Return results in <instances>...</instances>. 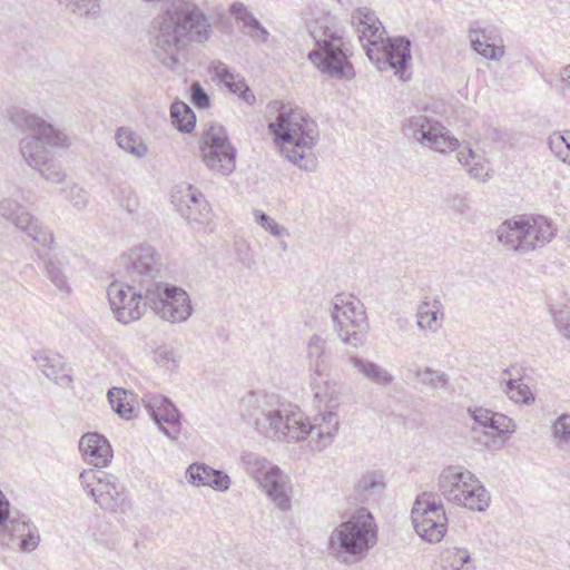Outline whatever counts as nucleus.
<instances>
[{"instance_id":"30","label":"nucleus","mask_w":570,"mask_h":570,"mask_svg":"<svg viewBox=\"0 0 570 570\" xmlns=\"http://www.w3.org/2000/svg\"><path fill=\"white\" fill-rule=\"evenodd\" d=\"M350 364L355 368L364 379L379 386L390 385L394 377L393 375L373 361L363 358L356 355L350 356Z\"/></svg>"},{"instance_id":"51","label":"nucleus","mask_w":570,"mask_h":570,"mask_svg":"<svg viewBox=\"0 0 570 570\" xmlns=\"http://www.w3.org/2000/svg\"><path fill=\"white\" fill-rule=\"evenodd\" d=\"M230 13L235 17L236 20L243 23L245 29H249L257 19L255 16L248 11V9L242 2H234L230 6Z\"/></svg>"},{"instance_id":"9","label":"nucleus","mask_w":570,"mask_h":570,"mask_svg":"<svg viewBox=\"0 0 570 570\" xmlns=\"http://www.w3.org/2000/svg\"><path fill=\"white\" fill-rule=\"evenodd\" d=\"M145 305H148L158 317L171 324L185 322L193 314L187 292L161 281L147 288Z\"/></svg>"},{"instance_id":"61","label":"nucleus","mask_w":570,"mask_h":570,"mask_svg":"<svg viewBox=\"0 0 570 570\" xmlns=\"http://www.w3.org/2000/svg\"><path fill=\"white\" fill-rule=\"evenodd\" d=\"M566 150L567 151H566V154L562 157V161L570 165V132H569V144H568Z\"/></svg>"},{"instance_id":"17","label":"nucleus","mask_w":570,"mask_h":570,"mask_svg":"<svg viewBox=\"0 0 570 570\" xmlns=\"http://www.w3.org/2000/svg\"><path fill=\"white\" fill-rule=\"evenodd\" d=\"M367 58L379 70L392 68L395 71H405L411 60V41L405 37L389 38L368 47Z\"/></svg>"},{"instance_id":"39","label":"nucleus","mask_w":570,"mask_h":570,"mask_svg":"<svg viewBox=\"0 0 570 570\" xmlns=\"http://www.w3.org/2000/svg\"><path fill=\"white\" fill-rule=\"evenodd\" d=\"M456 157L460 164L469 167V174L471 177L485 181L489 175L485 168V161L480 155L469 148L465 151H459Z\"/></svg>"},{"instance_id":"27","label":"nucleus","mask_w":570,"mask_h":570,"mask_svg":"<svg viewBox=\"0 0 570 570\" xmlns=\"http://www.w3.org/2000/svg\"><path fill=\"white\" fill-rule=\"evenodd\" d=\"M33 360L42 373L55 383L61 386H70L72 377L63 373L65 362L59 354H52L46 351L37 352Z\"/></svg>"},{"instance_id":"26","label":"nucleus","mask_w":570,"mask_h":570,"mask_svg":"<svg viewBox=\"0 0 570 570\" xmlns=\"http://www.w3.org/2000/svg\"><path fill=\"white\" fill-rule=\"evenodd\" d=\"M385 488L384 478L379 472H366L354 483L348 501L352 504L361 505L370 502Z\"/></svg>"},{"instance_id":"22","label":"nucleus","mask_w":570,"mask_h":570,"mask_svg":"<svg viewBox=\"0 0 570 570\" xmlns=\"http://www.w3.org/2000/svg\"><path fill=\"white\" fill-rule=\"evenodd\" d=\"M91 497L100 508L111 512L122 510L127 499L124 487L111 474H104V480H98V485L91 489Z\"/></svg>"},{"instance_id":"64","label":"nucleus","mask_w":570,"mask_h":570,"mask_svg":"<svg viewBox=\"0 0 570 570\" xmlns=\"http://www.w3.org/2000/svg\"><path fill=\"white\" fill-rule=\"evenodd\" d=\"M279 245H281V248H282V250H283V252H286V250H287V244H286V242L281 240Z\"/></svg>"},{"instance_id":"14","label":"nucleus","mask_w":570,"mask_h":570,"mask_svg":"<svg viewBox=\"0 0 570 570\" xmlns=\"http://www.w3.org/2000/svg\"><path fill=\"white\" fill-rule=\"evenodd\" d=\"M200 151L209 170L227 176L235 169L236 150L223 126L210 125L203 132Z\"/></svg>"},{"instance_id":"58","label":"nucleus","mask_w":570,"mask_h":570,"mask_svg":"<svg viewBox=\"0 0 570 570\" xmlns=\"http://www.w3.org/2000/svg\"><path fill=\"white\" fill-rule=\"evenodd\" d=\"M157 355L166 361H174V354L169 350H160L157 352Z\"/></svg>"},{"instance_id":"18","label":"nucleus","mask_w":570,"mask_h":570,"mask_svg":"<svg viewBox=\"0 0 570 570\" xmlns=\"http://www.w3.org/2000/svg\"><path fill=\"white\" fill-rule=\"evenodd\" d=\"M1 528V543L8 549L19 548L22 552H31L40 543L38 528L24 514L12 517Z\"/></svg>"},{"instance_id":"24","label":"nucleus","mask_w":570,"mask_h":570,"mask_svg":"<svg viewBox=\"0 0 570 570\" xmlns=\"http://www.w3.org/2000/svg\"><path fill=\"white\" fill-rule=\"evenodd\" d=\"M82 456L96 468H105L112 459V449L108 440L97 432L83 434L79 441Z\"/></svg>"},{"instance_id":"49","label":"nucleus","mask_w":570,"mask_h":570,"mask_svg":"<svg viewBox=\"0 0 570 570\" xmlns=\"http://www.w3.org/2000/svg\"><path fill=\"white\" fill-rule=\"evenodd\" d=\"M569 132H553L550 135L548 144L551 151L562 160L563 155L566 154V148L569 144Z\"/></svg>"},{"instance_id":"50","label":"nucleus","mask_w":570,"mask_h":570,"mask_svg":"<svg viewBox=\"0 0 570 570\" xmlns=\"http://www.w3.org/2000/svg\"><path fill=\"white\" fill-rule=\"evenodd\" d=\"M515 428L517 425L512 419L502 413L493 412L491 424L492 431H495L500 434H511L515 431Z\"/></svg>"},{"instance_id":"36","label":"nucleus","mask_w":570,"mask_h":570,"mask_svg":"<svg viewBox=\"0 0 570 570\" xmlns=\"http://www.w3.org/2000/svg\"><path fill=\"white\" fill-rule=\"evenodd\" d=\"M170 117L173 125L180 132H190L195 128V112L183 101H176L171 105Z\"/></svg>"},{"instance_id":"2","label":"nucleus","mask_w":570,"mask_h":570,"mask_svg":"<svg viewBox=\"0 0 570 570\" xmlns=\"http://www.w3.org/2000/svg\"><path fill=\"white\" fill-rule=\"evenodd\" d=\"M209 32L208 19L194 1L173 0L153 18L148 36L155 56L165 68L174 70L180 67L186 46L206 41Z\"/></svg>"},{"instance_id":"8","label":"nucleus","mask_w":570,"mask_h":570,"mask_svg":"<svg viewBox=\"0 0 570 570\" xmlns=\"http://www.w3.org/2000/svg\"><path fill=\"white\" fill-rule=\"evenodd\" d=\"M316 49L308 53L309 60L320 71H345L351 63L344 51L342 35L334 27L328 26L327 19H317L309 29Z\"/></svg>"},{"instance_id":"31","label":"nucleus","mask_w":570,"mask_h":570,"mask_svg":"<svg viewBox=\"0 0 570 570\" xmlns=\"http://www.w3.org/2000/svg\"><path fill=\"white\" fill-rule=\"evenodd\" d=\"M311 385L314 399L318 402V405L324 404L327 411H335L337 409L341 393L335 382L327 379L323 373L321 376L316 375Z\"/></svg>"},{"instance_id":"53","label":"nucleus","mask_w":570,"mask_h":570,"mask_svg":"<svg viewBox=\"0 0 570 570\" xmlns=\"http://www.w3.org/2000/svg\"><path fill=\"white\" fill-rule=\"evenodd\" d=\"M105 472H98L95 470L82 471L79 475V481L82 488L91 495V489L98 485V480H104Z\"/></svg>"},{"instance_id":"32","label":"nucleus","mask_w":570,"mask_h":570,"mask_svg":"<svg viewBox=\"0 0 570 570\" xmlns=\"http://www.w3.org/2000/svg\"><path fill=\"white\" fill-rule=\"evenodd\" d=\"M442 570H475V560L471 552L463 547L445 549L440 558Z\"/></svg>"},{"instance_id":"45","label":"nucleus","mask_w":570,"mask_h":570,"mask_svg":"<svg viewBox=\"0 0 570 570\" xmlns=\"http://www.w3.org/2000/svg\"><path fill=\"white\" fill-rule=\"evenodd\" d=\"M61 193L66 195V198L79 210L83 209L88 204L87 191L73 184L61 189Z\"/></svg>"},{"instance_id":"6","label":"nucleus","mask_w":570,"mask_h":570,"mask_svg":"<svg viewBox=\"0 0 570 570\" xmlns=\"http://www.w3.org/2000/svg\"><path fill=\"white\" fill-rule=\"evenodd\" d=\"M556 227L544 216L507 219L497 229L498 240L520 255L541 248L556 236Z\"/></svg>"},{"instance_id":"44","label":"nucleus","mask_w":570,"mask_h":570,"mask_svg":"<svg viewBox=\"0 0 570 570\" xmlns=\"http://www.w3.org/2000/svg\"><path fill=\"white\" fill-rule=\"evenodd\" d=\"M28 213L29 212L24 210L23 207L14 199L4 198L0 202V215L11 222L14 226H17L18 219L22 218L23 214Z\"/></svg>"},{"instance_id":"37","label":"nucleus","mask_w":570,"mask_h":570,"mask_svg":"<svg viewBox=\"0 0 570 570\" xmlns=\"http://www.w3.org/2000/svg\"><path fill=\"white\" fill-rule=\"evenodd\" d=\"M500 385L502 391L514 403L531 404L534 402V395L530 387L521 383L519 379H502Z\"/></svg>"},{"instance_id":"55","label":"nucleus","mask_w":570,"mask_h":570,"mask_svg":"<svg viewBox=\"0 0 570 570\" xmlns=\"http://www.w3.org/2000/svg\"><path fill=\"white\" fill-rule=\"evenodd\" d=\"M247 33L256 42H266L269 36L266 28L258 20L248 29Z\"/></svg>"},{"instance_id":"3","label":"nucleus","mask_w":570,"mask_h":570,"mask_svg":"<svg viewBox=\"0 0 570 570\" xmlns=\"http://www.w3.org/2000/svg\"><path fill=\"white\" fill-rule=\"evenodd\" d=\"M275 120L268 130L281 146L282 155L305 171H314L317 159L313 153L320 138L318 125L303 109L275 100L267 106Z\"/></svg>"},{"instance_id":"59","label":"nucleus","mask_w":570,"mask_h":570,"mask_svg":"<svg viewBox=\"0 0 570 570\" xmlns=\"http://www.w3.org/2000/svg\"><path fill=\"white\" fill-rule=\"evenodd\" d=\"M120 205L126 208V210L129 213V214H134L136 212V205H131L130 204V199L126 200V202H121Z\"/></svg>"},{"instance_id":"15","label":"nucleus","mask_w":570,"mask_h":570,"mask_svg":"<svg viewBox=\"0 0 570 570\" xmlns=\"http://www.w3.org/2000/svg\"><path fill=\"white\" fill-rule=\"evenodd\" d=\"M124 265L128 281L139 287L151 288L159 282L161 256L150 245H139L132 248L125 257Z\"/></svg>"},{"instance_id":"43","label":"nucleus","mask_w":570,"mask_h":570,"mask_svg":"<svg viewBox=\"0 0 570 570\" xmlns=\"http://www.w3.org/2000/svg\"><path fill=\"white\" fill-rule=\"evenodd\" d=\"M415 377L419 383L433 390L444 387L449 382V377L444 372H440L431 367L417 370L415 372Z\"/></svg>"},{"instance_id":"57","label":"nucleus","mask_w":570,"mask_h":570,"mask_svg":"<svg viewBox=\"0 0 570 570\" xmlns=\"http://www.w3.org/2000/svg\"><path fill=\"white\" fill-rule=\"evenodd\" d=\"M207 71H229L228 68L220 61H212L207 68Z\"/></svg>"},{"instance_id":"38","label":"nucleus","mask_w":570,"mask_h":570,"mask_svg":"<svg viewBox=\"0 0 570 570\" xmlns=\"http://www.w3.org/2000/svg\"><path fill=\"white\" fill-rule=\"evenodd\" d=\"M220 81L225 85L228 90L237 95L243 101L252 106L255 104L256 98L252 92L248 85L240 79V73H218Z\"/></svg>"},{"instance_id":"10","label":"nucleus","mask_w":570,"mask_h":570,"mask_svg":"<svg viewBox=\"0 0 570 570\" xmlns=\"http://www.w3.org/2000/svg\"><path fill=\"white\" fill-rule=\"evenodd\" d=\"M330 311L342 342L353 347L362 345L367 331V322L360 302L345 294H337L331 302Z\"/></svg>"},{"instance_id":"40","label":"nucleus","mask_w":570,"mask_h":570,"mask_svg":"<svg viewBox=\"0 0 570 570\" xmlns=\"http://www.w3.org/2000/svg\"><path fill=\"white\" fill-rule=\"evenodd\" d=\"M324 353L325 341L318 335H313L307 344V356L309 360V367L317 376H321V374L326 370Z\"/></svg>"},{"instance_id":"35","label":"nucleus","mask_w":570,"mask_h":570,"mask_svg":"<svg viewBox=\"0 0 570 570\" xmlns=\"http://www.w3.org/2000/svg\"><path fill=\"white\" fill-rule=\"evenodd\" d=\"M108 400L112 410L120 417L130 420L136 416V407L131 404L134 394L124 389L112 387L108 391Z\"/></svg>"},{"instance_id":"54","label":"nucleus","mask_w":570,"mask_h":570,"mask_svg":"<svg viewBox=\"0 0 570 570\" xmlns=\"http://www.w3.org/2000/svg\"><path fill=\"white\" fill-rule=\"evenodd\" d=\"M468 412H469L471 419L476 424H479L480 426H483V428L491 429L493 411L484 409V407H475V409H469Z\"/></svg>"},{"instance_id":"4","label":"nucleus","mask_w":570,"mask_h":570,"mask_svg":"<svg viewBox=\"0 0 570 570\" xmlns=\"http://www.w3.org/2000/svg\"><path fill=\"white\" fill-rule=\"evenodd\" d=\"M377 542V524L366 508H358L330 534L328 550L338 560H361Z\"/></svg>"},{"instance_id":"28","label":"nucleus","mask_w":570,"mask_h":570,"mask_svg":"<svg viewBox=\"0 0 570 570\" xmlns=\"http://www.w3.org/2000/svg\"><path fill=\"white\" fill-rule=\"evenodd\" d=\"M469 39L472 49L487 59L499 60L504 53L503 46L495 42L493 29H471Z\"/></svg>"},{"instance_id":"46","label":"nucleus","mask_w":570,"mask_h":570,"mask_svg":"<svg viewBox=\"0 0 570 570\" xmlns=\"http://www.w3.org/2000/svg\"><path fill=\"white\" fill-rule=\"evenodd\" d=\"M256 223L275 237L289 236L288 230L265 213L256 212Z\"/></svg>"},{"instance_id":"62","label":"nucleus","mask_w":570,"mask_h":570,"mask_svg":"<svg viewBox=\"0 0 570 570\" xmlns=\"http://www.w3.org/2000/svg\"><path fill=\"white\" fill-rule=\"evenodd\" d=\"M332 76L335 75L337 76L338 78L341 79H345V80H351L352 77L355 75V73H345V72H342V73H331Z\"/></svg>"},{"instance_id":"11","label":"nucleus","mask_w":570,"mask_h":570,"mask_svg":"<svg viewBox=\"0 0 570 570\" xmlns=\"http://www.w3.org/2000/svg\"><path fill=\"white\" fill-rule=\"evenodd\" d=\"M242 461L247 474L259 484L274 504L282 511L288 510L291 499L286 491V476L281 469L253 452L244 453Z\"/></svg>"},{"instance_id":"60","label":"nucleus","mask_w":570,"mask_h":570,"mask_svg":"<svg viewBox=\"0 0 570 570\" xmlns=\"http://www.w3.org/2000/svg\"><path fill=\"white\" fill-rule=\"evenodd\" d=\"M395 76H397V80L400 82H406L411 79V73H404V72H401V73H394Z\"/></svg>"},{"instance_id":"21","label":"nucleus","mask_w":570,"mask_h":570,"mask_svg":"<svg viewBox=\"0 0 570 570\" xmlns=\"http://www.w3.org/2000/svg\"><path fill=\"white\" fill-rule=\"evenodd\" d=\"M352 22L356 26L365 53L368 47H374V45L382 42L385 30L372 10L365 7L357 8L352 13Z\"/></svg>"},{"instance_id":"19","label":"nucleus","mask_w":570,"mask_h":570,"mask_svg":"<svg viewBox=\"0 0 570 570\" xmlns=\"http://www.w3.org/2000/svg\"><path fill=\"white\" fill-rule=\"evenodd\" d=\"M146 409L158 429L170 440L176 441L180 434V413L175 404L164 395L151 397Z\"/></svg>"},{"instance_id":"23","label":"nucleus","mask_w":570,"mask_h":570,"mask_svg":"<svg viewBox=\"0 0 570 570\" xmlns=\"http://www.w3.org/2000/svg\"><path fill=\"white\" fill-rule=\"evenodd\" d=\"M186 479L195 487H209L219 492L228 491L232 483L229 475L224 471L197 462L188 466Z\"/></svg>"},{"instance_id":"42","label":"nucleus","mask_w":570,"mask_h":570,"mask_svg":"<svg viewBox=\"0 0 570 570\" xmlns=\"http://www.w3.org/2000/svg\"><path fill=\"white\" fill-rule=\"evenodd\" d=\"M548 312L559 333L570 341V306L566 304H550Z\"/></svg>"},{"instance_id":"29","label":"nucleus","mask_w":570,"mask_h":570,"mask_svg":"<svg viewBox=\"0 0 570 570\" xmlns=\"http://www.w3.org/2000/svg\"><path fill=\"white\" fill-rule=\"evenodd\" d=\"M16 227L42 247L50 249L55 243L52 230L30 213L23 214L22 218L18 219Z\"/></svg>"},{"instance_id":"13","label":"nucleus","mask_w":570,"mask_h":570,"mask_svg":"<svg viewBox=\"0 0 570 570\" xmlns=\"http://www.w3.org/2000/svg\"><path fill=\"white\" fill-rule=\"evenodd\" d=\"M412 522L415 532L430 543L440 542L448 530V518L444 507L435 501L432 493L424 492L414 502Z\"/></svg>"},{"instance_id":"63","label":"nucleus","mask_w":570,"mask_h":570,"mask_svg":"<svg viewBox=\"0 0 570 570\" xmlns=\"http://www.w3.org/2000/svg\"><path fill=\"white\" fill-rule=\"evenodd\" d=\"M562 80H563V82L566 83V86H567L568 88H570V73H568V76H567L566 78H563Z\"/></svg>"},{"instance_id":"25","label":"nucleus","mask_w":570,"mask_h":570,"mask_svg":"<svg viewBox=\"0 0 570 570\" xmlns=\"http://www.w3.org/2000/svg\"><path fill=\"white\" fill-rule=\"evenodd\" d=\"M39 261L42 263L45 274L48 279L62 293L69 294V262L66 255L50 254L45 250L37 252Z\"/></svg>"},{"instance_id":"33","label":"nucleus","mask_w":570,"mask_h":570,"mask_svg":"<svg viewBox=\"0 0 570 570\" xmlns=\"http://www.w3.org/2000/svg\"><path fill=\"white\" fill-rule=\"evenodd\" d=\"M416 325L421 330L436 332L440 328L439 318H443L442 303L439 299L423 301L416 311Z\"/></svg>"},{"instance_id":"16","label":"nucleus","mask_w":570,"mask_h":570,"mask_svg":"<svg viewBox=\"0 0 570 570\" xmlns=\"http://www.w3.org/2000/svg\"><path fill=\"white\" fill-rule=\"evenodd\" d=\"M107 295L116 320L122 324L139 320L148 307L145 305V288L132 283H111Z\"/></svg>"},{"instance_id":"7","label":"nucleus","mask_w":570,"mask_h":570,"mask_svg":"<svg viewBox=\"0 0 570 570\" xmlns=\"http://www.w3.org/2000/svg\"><path fill=\"white\" fill-rule=\"evenodd\" d=\"M438 490L448 501L473 511H484L490 504V494L481 482L459 466L450 465L441 471Z\"/></svg>"},{"instance_id":"20","label":"nucleus","mask_w":570,"mask_h":570,"mask_svg":"<svg viewBox=\"0 0 570 570\" xmlns=\"http://www.w3.org/2000/svg\"><path fill=\"white\" fill-rule=\"evenodd\" d=\"M173 203L176 205L178 213L188 223L199 225L206 224L210 219V208L202 193L188 186L179 198L173 196Z\"/></svg>"},{"instance_id":"12","label":"nucleus","mask_w":570,"mask_h":570,"mask_svg":"<svg viewBox=\"0 0 570 570\" xmlns=\"http://www.w3.org/2000/svg\"><path fill=\"white\" fill-rule=\"evenodd\" d=\"M403 131L406 137L436 153L445 154L460 146L459 140L442 122L423 114L406 118Z\"/></svg>"},{"instance_id":"5","label":"nucleus","mask_w":570,"mask_h":570,"mask_svg":"<svg viewBox=\"0 0 570 570\" xmlns=\"http://www.w3.org/2000/svg\"><path fill=\"white\" fill-rule=\"evenodd\" d=\"M10 121L18 128L27 129L33 135L26 136L20 141V153L32 168H40L50 158L48 147H69L70 138L51 124L21 108L9 111Z\"/></svg>"},{"instance_id":"34","label":"nucleus","mask_w":570,"mask_h":570,"mask_svg":"<svg viewBox=\"0 0 570 570\" xmlns=\"http://www.w3.org/2000/svg\"><path fill=\"white\" fill-rule=\"evenodd\" d=\"M118 146L136 158H144L148 154V147L142 137L128 127H121L116 132Z\"/></svg>"},{"instance_id":"47","label":"nucleus","mask_w":570,"mask_h":570,"mask_svg":"<svg viewBox=\"0 0 570 570\" xmlns=\"http://www.w3.org/2000/svg\"><path fill=\"white\" fill-rule=\"evenodd\" d=\"M40 171L41 176L49 183L60 184L65 180L66 174L61 170L60 166L52 163L50 158L40 168H36Z\"/></svg>"},{"instance_id":"41","label":"nucleus","mask_w":570,"mask_h":570,"mask_svg":"<svg viewBox=\"0 0 570 570\" xmlns=\"http://www.w3.org/2000/svg\"><path fill=\"white\" fill-rule=\"evenodd\" d=\"M551 436L557 448L570 449V414L563 413L551 425Z\"/></svg>"},{"instance_id":"1","label":"nucleus","mask_w":570,"mask_h":570,"mask_svg":"<svg viewBox=\"0 0 570 570\" xmlns=\"http://www.w3.org/2000/svg\"><path fill=\"white\" fill-rule=\"evenodd\" d=\"M244 420L261 434L277 440L298 442L315 434L318 450L325 449L338 431V415L324 410L311 423L298 406L281 401L275 394L248 393L242 402Z\"/></svg>"},{"instance_id":"52","label":"nucleus","mask_w":570,"mask_h":570,"mask_svg":"<svg viewBox=\"0 0 570 570\" xmlns=\"http://www.w3.org/2000/svg\"><path fill=\"white\" fill-rule=\"evenodd\" d=\"M190 100L197 108H208L210 98L199 82H193L190 86Z\"/></svg>"},{"instance_id":"56","label":"nucleus","mask_w":570,"mask_h":570,"mask_svg":"<svg viewBox=\"0 0 570 570\" xmlns=\"http://www.w3.org/2000/svg\"><path fill=\"white\" fill-rule=\"evenodd\" d=\"M451 207H452L453 209H455L456 212H459V213L463 214V213H464V210H465V208H466V205H465V202H464V199H463L462 197L456 196V197H454V198L452 199V205H451Z\"/></svg>"},{"instance_id":"48","label":"nucleus","mask_w":570,"mask_h":570,"mask_svg":"<svg viewBox=\"0 0 570 570\" xmlns=\"http://www.w3.org/2000/svg\"><path fill=\"white\" fill-rule=\"evenodd\" d=\"M66 9L79 16H88L96 7V0H57Z\"/></svg>"}]
</instances>
